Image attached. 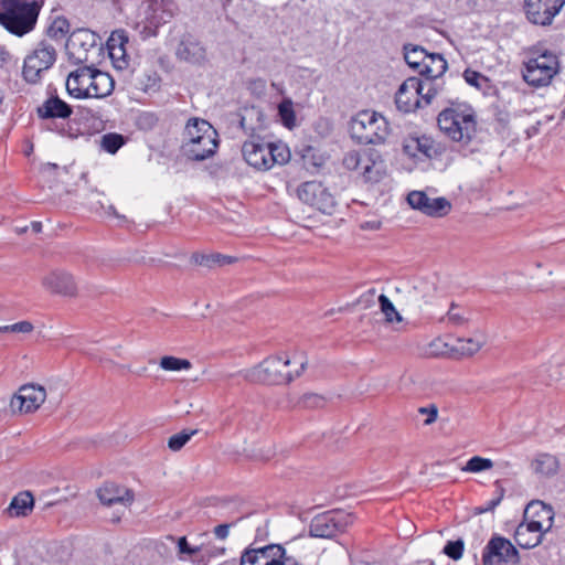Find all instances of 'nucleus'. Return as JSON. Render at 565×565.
<instances>
[{"mask_svg": "<svg viewBox=\"0 0 565 565\" xmlns=\"http://www.w3.org/2000/svg\"><path fill=\"white\" fill-rule=\"evenodd\" d=\"M439 129L451 140L468 145L477 134V117L471 106L454 105L444 109L437 118Z\"/></svg>", "mask_w": 565, "mask_h": 565, "instance_id": "f257e3e1", "label": "nucleus"}, {"mask_svg": "<svg viewBox=\"0 0 565 565\" xmlns=\"http://www.w3.org/2000/svg\"><path fill=\"white\" fill-rule=\"evenodd\" d=\"M290 360L285 356H269L257 366L244 371V379L250 383L281 385L299 377L307 369L308 360L305 354L299 356V369L292 374L287 371Z\"/></svg>", "mask_w": 565, "mask_h": 565, "instance_id": "f03ea898", "label": "nucleus"}, {"mask_svg": "<svg viewBox=\"0 0 565 565\" xmlns=\"http://www.w3.org/2000/svg\"><path fill=\"white\" fill-rule=\"evenodd\" d=\"M242 153L250 167L268 170L274 164H285L290 159V151L282 142H265L259 136L252 135L242 146Z\"/></svg>", "mask_w": 565, "mask_h": 565, "instance_id": "7ed1b4c3", "label": "nucleus"}, {"mask_svg": "<svg viewBox=\"0 0 565 565\" xmlns=\"http://www.w3.org/2000/svg\"><path fill=\"white\" fill-rule=\"evenodd\" d=\"M38 19L35 7L21 0H0V25L9 33L21 38L34 30Z\"/></svg>", "mask_w": 565, "mask_h": 565, "instance_id": "20e7f679", "label": "nucleus"}, {"mask_svg": "<svg viewBox=\"0 0 565 565\" xmlns=\"http://www.w3.org/2000/svg\"><path fill=\"white\" fill-rule=\"evenodd\" d=\"M351 137L361 145H380L390 134L387 120L376 111H359L350 122Z\"/></svg>", "mask_w": 565, "mask_h": 565, "instance_id": "39448f33", "label": "nucleus"}, {"mask_svg": "<svg viewBox=\"0 0 565 565\" xmlns=\"http://www.w3.org/2000/svg\"><path fill=\"white\" fill-rule=\"evenodd\" d=\"M38 118L42 121V128L56 132L61 136L73 138L70 132V126L65 122L73 114V108L66 102L61 99L57 94H51L35 109Z\"/></svg>", "mask_w": 565, "mask_h": 565, "instance_id": "423d86ee", "label": "nucleus"}, {"mask_svg": "<svg viewBox=\"0 0 565 565\" xmlns=\"http://www.w3.org/2000/svg\"><path fill=\"white\" fill-rule=\"evenodd\" d=\"M559 71V61L556 54L544 51L537 56L523 62L521 73L524 82L533 87H545Z\"/></svg>", "mask_w": 565, "mask_h": 565, "instance_id": "0eeeda50", "label": "nucleus"}, {"mask_svg": "<svg viewBox=\"0 0 565 565\" xmlns=\"http://www.w3.org/2000/svg\"><path fill=\"white\" fill-rule=\"evenodd\" d=\"M56 56L55 47L45 40L41 41L24 60L23 78L30 84H36L41 79V74L53 66Z\"/></svg>", "mask_w": 565, "mask_h": 565, "instance_id": "6e6552de", "label": "nucleus"}, {"mask_svg": "<svg viewBox=\"0 0 565 565\" xmlns=\"http://www.w3.org/2000/svg\"><path fill=\"white\" fill-rule=\"evenodd\" d=\"M353 523V516L344 511H328L316 515L309 526L311 536L332 539Z\"/></svg>", "mask_w": 565, "mask_h": 565, "instance_id": "1a4fd4ad", "label": "nucleus"}, {"mask_svg": "<svg viewBox=\"0 0 565 565\" xmlns=\"http://www.w3.org/2000/svg\"><path fill=\"white\" fill-rule=\"evenodd\" d=\"M297 195L301 202L324 214L331 215L335 211L334 196L320 182L308 181L302 183L297 190Z\"/></svg>", "mask_w": 565, "mask_h": 565, "instance_id": "9d476101", "label": "nucleus"}, {"mask_svg": "<svg viewBox=\"0 0 565 565\" xmlns=\"http://www.w3.org/2000/svg\"><path fill=\"white\" fill-rule=\"evenodd\" d=\"M426 320L430 324L449 329L468 328L471 322V310L468 307L451 301L446 312L430 310Z\"/></svg>", "mask_w": 565, "mask_h": 565, "instance_id": "9b49d317", "label": "nucleus"}, {"mask_svg": "<svg viewBox=\"0 0 565 565\" xmlns=\"http://www.w3.org/2000/svg\"><path fill=\"white\" fill-rule=\"evenodd\" d=\"M45 398L44 387L34 384L22 385L10 401V411L12 414L33 413L40 408Z\"/></svg>", "mask_w": 565, "mask_h": 565, "instance_id": "f8f14e48", "label": "nucleus"}, {"mask_svg": "<svg viewBox=\"0 0 565 565\" xmlns=\"http://www.w3.org/2000/svg\"><path fill=\"white\" fill-rule=\"evenodd\" d=\"M518 559V550L509 540L501 536L492 537L483 550V565H507L516 563Z\"/></svg>", "mask_w": 565, "mask_h": 565, "instance_id": "ddd939ff", "label": "nucleus"}, {"mask_svg": "<svg viewBox=\"0 0 565 565\" xmlns=\"http://www.w3.org/2000/svg\"><path fill=\"white\" fill-rule=\"evenodd\" d=\"M565 6V0H524V9L530 22L550 25Z\"/></svg>", "mask_w": 565, "mask_h": 565, "instance_id": "4468645a", "label": "nucleus"}, {"mask_svg": "<svg viewBox=\"0 0 565 565\" xmlns=\"http://www.w3.org/2000/svg\"><path fill=\"white\" fill-rule=\"evenodd\" d=\"M423 81L419 77L407 78L395 95V104L398 110L407 114L415 111L420 106Z\"/></svg>", "mask_w": 565, "mask_h": 565, "instance_id": "2eb2a0df", "label": "nucleus"}, {"mask_svg": "<svg viewBox=\"0 0 565 565\" xmlns=\"http://www.w3.org/2000/svg\"><path fill=\"white\" fill-rule=\"evenodd\" d=\"M42 286L49 292L63 297H76L77 285L74 276L64 269H54L42 278Z\"/></svg>", "mask_w": 565, "mask_h": 565, "instance_id": "dca6fc26", "label": "nucleus"}, {"mask_svg": "<svg viewBox=\"0 0 565 565\" xmlns=\"http://www.w3.org/2000/svg\"><path fill=\"white\" fill-rule=\"evenodd\" d=\"M201 127L207 135L202 136V139L195 143H184L182 147L185 156L193 161H203L212 157L218 147L217 132L213 126L202 124Z\"/></svg>", "mask_w": 565, "mask_h": 565, "instance_id": "f3484780", "label": "nucleus"}, {"mask_svg": "<svg viewBox=\"0 0 565 565\" xmlns=\"http://www.w3.org/2000/svg\"><path fill=\"white\" fill-rule=\"evenodd\" d=\"M175 56L180 61L194 65H201L207 60L206 47L195 35L191 33L182 35L175 49Z\"/></svg>", "mask_w": 565, "mask_h": 565, "instance_id": "a211bd4d", "label": "nucleus"}, {"mask_svg": "<svg viewBox=\"0 0 565 565\" xmlns=\"http://www.w3.org/2000/svg\"><path fill=\"white\" fill-rule=\"evenodd\" d=\"M280 551V544H267L265 546L246 547L239 558V565H271L277 553Z\"/></svg>", "mask_w": 565, "mask_h": 565, "instance_id": "6ab92c4d", "label": "nucleus"}, {"mask_svg": "<svg viewBox=\"0 0 565 565\" xmlns=\"http://www.w3.org/2000/svg\"><path fill=\"white\" fill-rule=\"evenodd\" d=\"M94 66H83L70 73L66 79V89L75 98H89V82Z\"/></svg>", "mask_w": 565, "mask_h": 565, "instance_id": "aec40b11", "label": "nucleus"}, {"mask_svg": "<svg viewBox=\"0 0 565 565\" xmlns=\"http://www.w3.org/2000/svg\"><path fill=\"white\" fill-rule=\"evenodd\" d=\"M554 515V510L551 505L545 504L543 501L534 500L526 505L523 518L548 532L553 526Z\"/></svg>", "mask_w": 565, "mask_h": 565, "instance_id": "412c9836", "label": "nucleus"}, {"mask_svg": "<svg viewBox=\"0 0 565 565\" xmlns=\"http://www.w3.org/2000/svg\"><path fill=\"white\" fill-rule=\"evenodd\" d=\"M98 499L105 505H130L134 501V492L114 482H105L97 491Z\"/></svg>", "mask_w": 565, "mask_h": 565, "instance_id": "4be33fe9", "label": "nucleus"}, {"mask_svg": "<svg viewBox=\"0 0 565 565\" xmlns=\"http://www.w3.org/2000/svg\"><path fill=\"white\" fill-rule=\"evenodd\" d=\"M128 35L125 30H115L107 40V50L113 64L118 70L128 67L126 45Z\"/></svg>", "mask_w": 565, "mask_h": 565, "instance_id": "5701e85b", "label": "nucleus"}, {"mask_svg": "<svg viewBox=\"0 0 565 565\" xmlns=\"http://www.w3.org/2000/svg\"><path fill=\"white\" fill-rule=\"evenodd\" d=\"M343 166L348 170H360L366 182L380 181V173L374 170V163L369 158L362 157L358 151H349L343 158Z\"/></svg>", "mask_w": 565, "mask_h": 565, "instance_id": "b1692460", "label": "nucleus"}, {"mask_svg": "<svg viewBox=\"0 0 565 565\" xmlns=\"http://www.w3.org/2000/svg\"><path fill=\"white\" fill-rule=\"evenodd\" d=\"M546 532L532 522L524 520L514 532V540L522 548H533L541 544Z\"/></svg>", "mask_w": 565, "mask_h": 565, "instance_id": "393cba45", "label": "nucleus"}, {"mask_svg": "<svg viewBox=\"0 0 565 565\" xmlns=\"http://www.w3.org/2000/svg\"><path fill=\"white\" fill-rule=\"evenodd\" d=\"M89 86V98H104L113 93L115 83L108 73L102 72L94 67Z\"/></svg>", "mask_w": 565, "mask_h": 565, "instance_id": "a878e982", "label": "nucleus"}, {"mask_svg": "<svg viewBox=\"0 0 565 565\" xmlns=\"http://www.w3.org/2000/svg\"><path fill=\"white\" fill-rule=\"evenodd\" d=\"M460 347L456 348V353L465 356H472L478 353L487 343V337L479 330L470 338H458Z\"/></svg>", "mask_w": 565, "mask_h": 565, "instance_id": "bb28decb", "label": "nucleus"}, {"mask_svg": "<svg viewBox=\"0 0 565 565\" xmlns=\"http://www.w3.org/2000/svg\"><path fill=\"white\" fill-rule=\"evenodd\" d=\"M34 507V499L31 492L22 491L18 493L10 502L8 512L11 516H26Z\"/></svg>", "mask_w": 565, "mask_h": 565, "instance_id": "cd10ccee", "label": "nucleus"}, {"mask_svg": "<svg viewBox=\"0 0 565 565\" xmlns=\"http://www.w3.org/2000/svg\"><path fill=\"white\" fill-rule=\"evenodd\" d=\"M447 61L441 54L426 52V79L438 78L447 71Z\"/></svg>", "mask_w": 565, "mask_h": 565, "instance_id": "c85d7f7f", "label": "nucleus"}, {"mask_svg": "<svg viewBox=\"0 0 565 565\" xmlns=\"http://www.w3.org/2000/svg\"><path fill=\"white\" fill-rule=\"evenodd\" d=\"M533 469L536 473L542 476H552L558 469L557 459L548 454H542L533 461Z\"/></svg>", "mask_w": 565, "mask_h": 565, "instance_id": "c756f323", "label": "nucleus"}, {"mask_svg": "<svg viewBox=\"0 0 565 565\" xmlns=\"http://www.w3.org/2000/svg\"><path fill=\"white\" fill-rule=\"evenodd\" d=\"M192 258L195 262V264H198L200 266L209 267V268H212L215 266H223L225 264H231L235 260V258H233L232 256L223 255L220 253H214V254H209V255L194 254L192 256Z\"/></svg>", "mask_w": 565, "mask_h": 565, "instance_id": "7c9ffc66", "label": "nucleus"}, {"mask_svg": "<svg viewBox=\"0 0 565 565\" xmlns=\"http://www.w3.org/2000/svg\"><path fill=\"white\" fill-rule=\"evenodd\" d=\"M451 211V203L446 198L426 196V216L443 217Z\"/></svg>", "mask_w": 565, "mask_h": 565, "instance_id": "2f4dec72", "label": "nucleus"}, {"mask_svg": "<svg viewBox=\"0 0 565 565\" xmlns=\"http://www.w3.org/2000/svg\"><path fill=\"white\" fill-rule=\"evenodd\" d=\"M202 124L204 126H212L207 120L201 119V118H191L189 119L184 135L186 138L185 143H195V141H199L202 139V136L207 135V132H203V128L201 127Z\"/></svg>", "mask_w": 565, "mask_h": 565, "instance_id": "473e14b6", "label": "nucleus"}, {"mask_svg": "<svg viewBox=\"0 0 565 565\" xmlns=\"http://www.w3.org/2000/svg\"><path fill=\"white\" fill-rule=\"evenodd\" d=\"M70 32V22L64 17L55 18L46 30V35L55 41L63 40Z\"/></svg>", "mask_w": 565, "mask_h": 565, "instance_id": "72a5a7b5", "label": "nucleus"}, {"mask_svg": "<svg viewBox=\"0 0 565 565\" xmlns=\"http://www.w3.org/2000/svg\"><path fill=\"white\" fill-rule=\"evenodd\" d=\"M438 422V430L440 434H448L449 431V417L441 416L439 417V411L437 405L429 404L426 406V426L431 425L433 423Z\"/></svg>", "mask_w": 565, "mask_h": 565, "instance_id": "f704fd0d", "label": "nucleus"}, {"mask_svg": "<svg viewBox=\"0 0 565 565\" xmlns=\"http://www.w3.org/2000/svg\"><path fill=\"white\" fill-rule=\"evenodd\" d=\"M456 353V348L451 347L443 338H436L426 348V355L431 356H452Z\"/></svg>", "mask_w": 565, "mask_h": 565, "instance_id": "c9c22d12", "label": "nucleus"}, {"mask_svg": "<svg viewBox=\"0 0 565 565\" xmlns=\"http://www.w3.org/2000/svg\"><path fill=\"white\" fill-rule=\"evenodd\" d=\"M493 465V461L489 458L473 456L461 468V471L469 473H479L492 469Z\"/></svg>", "mask_w": 565, "mask_h": 565, "instance_id": "e433bc0d", "label": "nucleus"}, {"mask_svg": "<svg viewBox=\"0 0 565 565\" xmlns=\"http://www.w3.org/2000/svg\"><path fill=\"white\" fill-rule=\"evenodd\" d=\"M278 115L282 125L289 129L296 125V114L291 99L285 98L278 105Z\"/></svg>", "mask_w": 565, "mask_h": 565, "instance_id": "4c0bfd02", "label": "nucleus"}, {"mask_svg": "<svg viewBox=\"0 0 565 565\" xmlns=\"http://www.w3.org/2000/svg\"><path fill=\"white\" fill-rule=\"evenodd\" d=\"M125 143L126 138L116 132H108L100 140L102 148L110 154H115Z\"/></svg>", "mask_w": 565, "mask_h": 565, "instance_id": "58836bf2", "label": "nucleus"}, {"mask_svg": "<svg viewBox=\"0 0 565 565\" xmlns=\"http://www.w3.org/2000/svg\"><path fill=\"white\" fill-rule=\"evenodd\" d=\"M449 288L448 279L446 276H441L438 273H434L429 279V289L426 291V296L437 297L446 295Z\"/></svg>", "mask_w": 565, "mask_h": 565, "instance_id": "ea45409f", "label": "nucleus"}, {"mask_svg": "<svg viewBox=\"0 0 565 565\" xmlns=\"http://www.w3.org/2000/svg\"><path fill=\"white\" fill-rule=\"evenodd\" d=\"M379 303H380L381 311L385 316L386 322L392 323V322H401L402 321V316L395 309L393 302L384 294L379 296Z\"/></svg>", "mask_w": 565, "mask_h": 565, "instance_id": "a19ab883", "label": "nucleus"}, {"mask_svg": "<svg viewBox=\"0 0 565 565\" xmlns=\"http://www.w3.org/2000/svg\"><path fill=\"white\" fill-rule=\"evenodd\" d=\"M192 364L188 359L175 358L172 355L162 356L160 367L166 371H181L191 369Z\"/></svg>", "mask_w": 565, "mask_h": 565, "instance_id": "79ce46f5", "label": "nucleus"}, {"mask_svg": "<svg viewBox=\"0 0 565 565\" xmlns=\"http://www.w3.org/2000/svg\"><path fill=\"white\" fill-rule=\"evenodd\" d=\"M403 152L415 159L418 153H424V143L418 136L409 135L403 140Z\"/></svg>", "mask_w": 565, "mask_h": 565, "instance_id": "37998d69", "label": "nucleus"}, {"mask_svg": "<svg viewBox=\"0 0 565 565\" xmlns=\"http://www.w3.org/2000/svg\"><path fill=\"white\" fill-rule=\"evenodd\" d=\"M198 433V429H183L168 439V447L172 451H179Z\"/></svg>", "mask_w": 565, "mask_h": 565, "instance_id": "c03bdc74", "label": "nucleus"}, {"mask_svg": "<svg viewBox=\"0 0 565 565\" xmlns=\"http://www.w3.org/2000/svg\"><path fill=\"white\" fill-rule=\"evenodd\" d=\"M416 53L424 54V47L420 45L412 44L404 45V60L407 63V65L411 66L412 68H418L422 62L424 61V56H422L420 58H416L415 56H413Z\"/></svg>", "mask_w": 565, "mask_h": 565, "instance_id": "a18cd8bd", "label": "nucleus"}, {"mask_svg": "<svg viewBox=\"0 0 565 565\" xmlns=\"http://www.w3.org/2000/svg\"><path fill=\"white\" fill-rule=\"evenodd\" d=\"M158 117L153 113L143 111L138 115L136 125L140 130L149 131L158 125Z\"/></svg>", "mask_w": 565, "mask_h": 565, "instance_id": "49530a36", "label": "nucleus"}, {"mask_svg": "<svg viewBox=\"0 0 565 565\" xmlns=\"http://www.w3.org/2000/svg\"><path fill=\"white\" fill-rule=\"evenodd\" d=\"M324 404V397L316 393H306L299 401V405L303 408H321Z\"/></svg>", "mask_w": 565, "mask_h": 565, "instance_id": "de8ad7c7", "label": "nucleus"}, {"mask_svg": "<svg viewBox=\"0 0 565 565\" xmlns=\"http://www.w3.org/2000/svg\"><path fill=\"white\" fill-rule=\"evenodd\" d=\"M465 81L476 88H483L488 85L489 79L477 71L466 70L463 72Z\"/></svg>", "mask_w": 565, "mask_h": 565, "instance_id": "09e8293b", "label": "nucleus"}, {"mask_svg": "<svg viewBox=\"0 0 565 565\" xmlns=\"http://www.w3.org/2000/svg\"><path fill=\"white\" fill-rule=\"evenodd\" d=\"M88 41L92 42L90 46L94 47V34L87 30H78L71 35L68 44L72 47H75L76 45L84 46Z\"/></svg>", "mask_w": 565, "mask_h": 565, "instance_id": "8fccbe9b", "label": "nucleus"}, {"mask_svg": "<svg viewBox=\"0 0 565 565\" xmlns=\"http://www.w3.org/2000/svg\"><path fill=\"white\" fill-rule=\"evenodd\" d=\"M463 548L465 544L462 540L449 541L444 547V553L448 557L458 561L462 557Z\"/></svg>", "mask_w": 565, "mask_h": 565, "instance_id": "3c124183", "label": "nucleus"}, {"mask_svg": "<svg viewBox=\"0 0 565 565\" xmlns=\"http://www.w3.org/2000/svg\"><path fill=\"white\" fill-rule=\"evenodd\" d=\"M32 330H33V324L29 321H19L13 324L0 327V333H8V332L30 333Z\"/></svg>", "mask_w": 565, "mask_h": 565, "instance_id": "603ef678", "label": "nucleus"}, {"mask_svg": "<svg viewBox=\"0 0 565 565\" xmlns=\"http://www.w3.org/2000/svg\"><path fill=\"white\" fill-rule=\"evenodd\" d=\"M271 565H302L295 556L288 555L286 548L280 544V551L277 553Z\"/></svg>", "mask_w": 565, "mask_h": 565, "instance_id": "864d4df0", "label": "nucleus"}, {"mask_svg": "<svg viewBox=\"0 0 565 565\" xmlns=\"http://www.w3.org/2000/svg\"><path fill=\"white\" fill-rule=\"evenodd\" d=\"M179 554H186L189 556L198 554L201 548L199 546H191L185 536H181L177 540Z\"/></svg>", "mask_w": 565, "mask_h": 565, "instance_id": "5fc2aeb1", "label": "nucleus"}, {"mask_svg": "<svg viewBox=\"0 0 565 565\" xmlns=\"http://www.w3.org/2000/svg\"><path fill=\"white\" fill-rule=\"evenodd\" d=\"M407 202L413 209L424 211V191H413L407 195Z\"/></svg>", "mask_w": 565, "mask_h": 565, "instance_id": "6e6d98bb", "label": "nucleus"}, {"mask_svg": "<svg viewBox=\"0 0 565 565\" xmlns=\"http://www.w3.org/2000/svg\"><path fill=\"white\" fill-rule=\"evenodd\" d=\"M501 500H502V494L498 495L494 499L487 501L484 503V505H482L478 509V512L486 513V512L493 511L500 504Z\"/></svg>", "mask_w": 565, "mask_h": 565, "instance_id": "4d7b16f0", "label": "nucleus"}, {"mask_svg": "<svg viewBox=\"0 0 565 565\" xmlns=\"http://www.w3.org/2000/svg\"><path fill=\"white\" fill-rule=\"evenodd\" d=\"M232 526V524L223 523L214 527V535L218 540H225L228 536V530Z\"/></svg>", "mask_w": 565, "mask_h": 565, "instance_id": "13d9d810", "label": "nucleus"}, {"mask_svg": "<svg viewBox=\"0 0 565 565\" xmlns=\"http://www.w3.org/2000/svg\"><path fill=\"white\" fill-rule=\"evenodd\" d=\"M26 6H32L34 8L35 6V13L40 15V12L45 3V0H21Z\"/></svg>", "mask_w": 565, "mask_h": 565, "instance_id": "bf43d9fd", "label": "nucleus"}, {"mask_svg": "<svg viewBox=\"0 0 565 565\" xmlns=\"http://www.w3.org/2000/svg\"><path fill=\"white\" fill-rule=\"evenodd\" d=\"M157 84H158V77H157V74L154 73V76L153 78L149 76V83L146 84L142 89L145 92L149 90V89H153L157 87Z\"/></svg>", "mask_w": 565, "mask_h": 565, "instance_id": "052dcab7", "label": "nucleus"}, {"mask_svg": "<svg viewBox=\"0 0 565 565\" xmlns=\"http://www.w3.org/2000/svg\"><path fill=\"white\" fill-rule=\"evenodd\" d=\"M497 119L504 127L509 122V115L507 113H499Z\"/></svg>", "mask_w": 565, "mask_h": 565, "instance_id": "680f3d73", "label": "nucleus"}, {"mask_svg": "<svg viewBox=\"0 0 565 565\" xmlns=\"http://www.w3.org/2000/svg\"><path fill=\"white\" fill-rule=\"evenodd\" d=\"M436 95H437V89L429 88L428 92L426 93V104H429L430 99L434 98Z\"/></svg>", "mask_w": 565, "mask_h": 565, "instance_id": "e2e57ef3", "label": "nucleus"}, {"mask_svg": "<svg viewBox=\"0 0 565 565\" xmlns=\"http://www.w3.org/2000/svg\"><path fill=\"white\" fill-rule=\"evenodd\" d=\"M31 228L34 233H40L42 231V223L34 221L31 223Z\"/></svg>", "mask_w": 565, "mask_h": 565, "instance_id": "0e129e2a", "label": "nucleus"}, {"mask_svg": "<svg viewBox=\"0 0 565 565\" xmlns=\"http://www.w3.org/2000/svg\"><path fill=\"white\" fill-rule=\"evenodd\" d=\"M8 58H9V53L2 46H0V61L7 62Z\"/></svg>", "mask_w": 565, "mask_h": 565, "instance_id": "69168bd1", "label": "nucleus"}, {"mask_svg": "<svg viewBox=\"0 0 565 565\" xmlns=\"http://www.w3.org/2000/svg\"><path fill=\"white\" fill-rule=\"evenodd\" d=\"M57 168L58 167H57L56 163H51V162L45 163L44 167H43L44 170H56Z\"/></svg>", "mask_w": 565, "mask_h": 565, "instance_id": "338daca9", "label": "nucleus"}, {"mask_svg": "<svg viewBox=\"0 0 565 565\" xmlns=\"http://www.w3.org/2000/svg\"><path fill=\"white\" fill-rule=\"evenodd\" d=\"M85 62H87V57L86 56L85 57H82V56H77L76 57V63H85Z\"/></svg>", "mask_w": 565, "mask_h": 565, "instance_id": "774afa93", "label": "nucleus"}]
</instances>
